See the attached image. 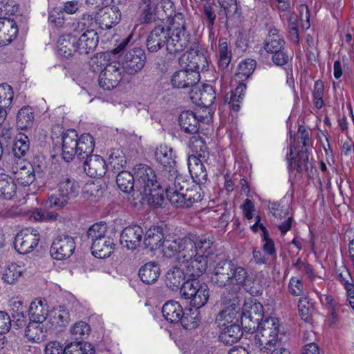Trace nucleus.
<instances>
[{"label": "nucleus", "mask_w": 354, "mask_h": 354, "mask_svg": "<svg viewBox=\"0 0 354 354\" xmlns=\"http://www.w3.org/2000/svg\"><path fill=\"white\" fill-rule=\"evenodd\" d=\"M154 157L157 163L162 167V176L167 178L164 185L167 187L168 195L170 200L174 203H182L180 198L183 196L189 199L197 198L196 189L198 185H192V182L186 176L179 174L176 169V156L171 147L167 145H160L154 152Z\"/></svg>", "instance_id": "obj_1"}, {"label": "nucleus", "mask_w": 354, "mask_h": 354, "mask_svg": "<svg viewBox=\"0 0 354 354\" xmlns=\"http://www.w3.org/2000/svg\"><path fill=\"white\" fill-rule=\"evenodd\" d=\"M214 236L209 233L195 235L189 234L183 239L165 243V253L169 256H175L179 253L181 257L191 258L196 254L209 255L212 252Z\"/></svg>", "instance_id": "obj_2"}, {"label": "nucleus", "mask_w": 354, "mask_h": 354, "mask_svg": "<svg viewBox=\"0 0 354 354\" xmlns=\"http://www.w3.org/2000/svg\"><path fill=\"white\" fill-rule=\"evenodd\" d=\"M248 276V272L245 268L238 266L232 260L225 259L216 263L210 279L214 285L224 288L243 286Z\"/></svg>", "instance_id": "obj_3"}, {"label": "nucleus", "mask_w": 354, "mask_h": 354, "mask_svg": "<svg viewBox=\"0 0 354 354\" xmlns=\"http://www.w3.org/2000/svg\"><path fill=\"white\" fill-rule=\"evenodd\" d=\"M284 334L279 332L277 319L268 317L260 324L254 337L255 344L261 351L270 350V347L282 344Z\"/></svg>", "instance_id": "obj_4"}, {"label": "nucleus", "mask_w": 354, "mask_h": 354, "mask_svg": "<svg viewBox=\"0 0 354 354\" xmlns=\"http://www.w3.org/2000/svg\"><path fill=\"white\" fill-rule=\"evenodd\" d=\"M165 180H167V178L162 176L160 181V186H158V187L151 186L147 188L146 192H139L140 195L142 196V198L146 200L149 204L155 207L161 206L164 201V192H165L167 198L173 205L176 207L182 208L190 207L194 203L201 201V189L200 186L198 185V189H196V192L197 196H198L197 198L194 196V199L193 200L192 198L189 199L187 196H183V198H180V201H182V203H179L178 204L174 203L170 200V197L168 195L167 187L164 185Z\"/></svg>", "instance_id": "obj_5"}, {"label": "nucleus", "mask_w": 354, "mask_h": 354, "mask_svg": "<svg viewBox=\"0 0 354 354\" xmlns=\"http://www.w3.org/2000/svg\"><path fill=\"white\" fill-rule=\"evenodd\" d=\"M264 49L272 54V60L277 66H283L289 60V55L286 48V41L276 28H271L264 41Z\"/></svg>", "instance_id": "obj_6"}, {"label": "nucleus", "mask_w": 354, "mask_h": 354, "mask_svg": "<svg viewBox=\"0 0 354 354\" xmlns=\"http://www.w3.org/2000/svg\"><path fill=\"white\" fill-rule=\"evenodd\" d=\"M180 294L183 298L190 299L191 305L196 308L206 304L209 296L208 286L195 279L187 280L183 283Z\"/></svg>", "instance_id": "obj_7"}, {"label": "nucleus", "mask_w": 354, "mask_h": 354, "mask_svg": "<svg viewBox=\"0 0 354 354\" xmlns=\"http://www.w3.org/2000/svg\"><path fill=\"white\" fill-rule=\"evenodd\" d=\"M12 156H5V167L13 175V179L21 186H29L35 180V171L33 166L25 160L15 161Z\"/></svg>", "instance_id": "obj_8"}, {"label": "nucleus", "mask_w": 354, "mask_h": 354, "mask_svg": "<svg viewBox=\"0 0 354 354\" xmlns=\"http://www.w3.org/2000/svg\"><path fill=\"white\" fill-rule=\"evenodd\" d=\"M146 59L145 52L142 48H133L127 50L118 62L121 64V68L124 73L135 75L143 68Z\"/></svg>", "instance_id": "obj_9"}, {"label": "nucleus", "mask_w": 354, "mask_h": 354, "mask_svg": "<svg viewBox=\"0 0 354 354\" xmlns=\"http://www.w3.org/2000/svg\"><path fill=\"white\" fill-rule=\"evenodd\" d=\"M178 255L179 260L182 259L181 266L187 277V280L198 279L203 275L207 268V255L197 254L191 258L181 257L179 253Z\"/></svg>", "instance_id": "obj_10"}, {"label": "nucleus", "mask_w": 354, "mask_h": 354, "mask_svg": "<svg viewBox=\"0 0 354 354\" xmlns=\"http://www.w3.org/2000/svg\"><path fill=\"white\" fill-rule=\"evenodd\" d=\"M134 177L136 180V191L146 192L147 188L160 186L161 180H158L155 171L145 164L136 165L134 168Z\"/></svg>", "instance_id": "obj_11"}, {"label": "nucleus", "mask_w": 354, "mask_h": 354, "mask_svg": "<svg viewBox=\"0 0 354 354\" xmlns=\"http://www.w3.org/2000/svg\"><path fill=\"white\" fill-rule=\"evenodd\" d=\"M124 73L118 62L109 63L99 75L100 86L107 91L115 88L122 80Z\"/></svg>", "instance_id": "obj_12"}, {"label": "nucleus", "mask_w": 354, "mask_h": 354, "mask_svg": "<svg viewBox=\"0 0 354 354\" xmlns=\"http://www.w3.org/2000/svg\"><path fill=\"white\" fill-rule=\"evenodd\" d=\"M39 240L40 236L37 230L26 229L16 235L14 247L19 253L28 254L38 245Z\"/></svg>", "instance_id": "obj_13"}, {"label": "nucleus", "mask_w": 354, "mask_h": 354, "mask_svg": "<svg viewBox=\"0 0 354 354\" xmlns=\"http://www.w3.org/2000/svg\"><path fill=\"white\" fill-rule=\"evenodd\" d=\"M74 239L68 234L57 236L50 247V254L53 259L63 260L69 258L75 250Z\"/></svg>", "instance_id": "obj_14"}, {"label": "nucleus", "mask_w": 354, "mask_h": 354, "mask_svg": "<svg viewBox=\"0 0 354 354\" xmlns=\"http://www.w3.org/2000/svg\"><path fill=\"white\" fill-rule=\"evenodd\" d=\"M206 53L207 51L201 46H194L191 47L185 55L186 56L187 69L197 71L199 74L200 71H207L209 61Z\"/></svg>", "instance_id": "obj_15"}, {"label": "nucleus", "mask_w": 354, "mask_h": 354, "mask_svg": "<svg viewBox=\"0 0 354 354\" xmlns=\"http://www.w3.org/2000/svg\"><path fill=\"white\" fill-rule=\"evenodd\" d=\"M190 39L191 35L188 31H169L166 44L167 53L174 56L183 53L189 45Z\"/></svg>", "instance_id": "obj_16"}, {"label": "nucleus", "mask_w": 354, "mask_h": 354, "mask_svg": "<svg viewBox=\"0 0 354 354\" xmlns=\"http://www.w3.org/2000/svg\"><path fill=\"white\" fill-rule=\"evenodd\" d=\"M169 30L165 26H156L148 34L145 45L149 53H156L163 47H166Z\"/></svg>", "instance_id": "obj_17"}, {"label": "nucleus", "mask_w": 354, "mask_h": 354, "mask_svg": "<svg viewBox=\"0 0 354 354\" xmlns=\"http://www.w3.org/2000/svg\"><path fill=\"white\" fill-rule=\"evenodd\" d=\"M189 97L193 103L199 106L209 107L216 99V93L210 84H196L189 91Z\"/></svg>", "instance_id": "obj_18"}, {"label": "nucleus", "mask_w": 354, "mask_h": 354, "mask_svg": "<svg viewBox=\"0 0 354 354\" xmlns=\"http://www.w3.org/2000/svg\"><path fill=\"white\" fill-rule=\"evenodd\" d=\"M294 142L295 138H293V143L290 145V153L287 155L288 169L290 171L296 170L297 173H302L304 171L308 172L310 169H313V166L308 160L307 149H302L299 151L294 160L292 157L294 150H295Z\"/></svg>", "instance_id": "obj_19"}, {"label": "nucleus", "mask_w": 354, "mask_h": 354, "mask_svg": "<svg viewBox=\"0 0 354 354\" xmlns=\"http://www.w3.org/2000/svg\"><path fill=\"white\" fill-rule=\"evenodd\" d=\"M162 227L160 226H153L147 231L144 239V244L146 248H149L151 250H155L160 247H162L164 255L167 257H172L173 256H169L165 253V245L166 242L176 241L178 238L174 239L172 237L171 239H165L162 241Z\"/></svg>", "instance_id": "obj_20"}, {"label": "nucleus", "mask_w": 354, "mask_h": 354, "mask_svg": "<svg viewBox=\"0 0 354 354\" xmlns=\"http://www.w3.org/2000/svg\"><path fill=\"white\" fill-rule=\"evenodd\" d=\"M143 234L142 228L138 225L127 226L120 234V243L128 250H135L140 245Z\"/></svg>", "instance_id": "obj_21"}, {"label": "nucleus", "mask_w": 354, "mask_h": 354, "mask_svg": "<svg viewBox=\"0 0 354 354\" xmlns=\"http://www.w3.org/2000/svg\"><path fill=\"white\" fill-rule=\"evenodd\" d=\"M200 74L197 71L185 69L180 70L174 73L171 78V84L174 87L185 88H194L200 81Z\"/></svg>", "instance_id": "obj_22"}, {"label": "nucleus", "mask_w": 354, "mask_h": 354, "mask_svg": "<svg viewBox=\"0 0 354 354\" xmlns=\"http://www.w3.org/2000/svg\"><path fill=\"white\" fill-rule=\"evenodd\" d=\"M62 156L66 161L72 160L77 153L78 136L75 130L68 129L62 137Z\"/></svg>", "instance_id": "obj_23"}, {"label": "nucleus", "mask_w": 354, "mask_h": 354, "mask_svg": "<svg viewBox=\"0 0 354 354\" xmlns=\"http://www.w3.org/2000/svg\"><path fill=\"white\" fill-rule=\"evenodd\" d=\"M138 6V21L140 24H150L159 19L157 3L151 0H140Z\"/></svg>", "instance_id": "obj_24"}, {"label": "nucleus", "mask_w": 354, "mask_h": 354, "mask_svg": "<svg viewBox=\"0 0 354 354\" xmlns=\"http://www.w3.org/2000/svg\"><path fill=\"white\" fill-rule=\"evenodd\" d=\"M106 167L105 160L99 155L93 154L84 159V171L92 178L102 177L106 174Z\"/></svg>", "instance_id": "obj_25"}, {"label": "nucleus", "mask_w": 354, "mask_h": 354, "mask_svg": "<svg viewBox=\"0 0 354 354\" xmlns=\"http://www.w3.org/2000/svg\"><path fill=\"white\" fill-rule=\"evenodd\" d=\"M18 30L15 19L0 18V46L10 44L17 37Z\"/></svg>", "instance_id": "obj_26"}, {"label": "nucleus", "mask_w": 354, "mask_h": 354, "mask_svg": "<svg viewBox=\"0 0 354 354\" xmlns=\"http://www.w3.org/2000/svg\"><path fill=\"white\" fill-rule=\"evenodd\" d=\"M99 37L93 29H87L77 39V46L80 54H88L94 51L97 46Z\"/></svg>", "instance_id": "obj_27"}, {"label": "nucleus", "mask_w": 354, "mask_h": 354, "mask_svg": "<svg viewBox=\"0 0 354 354\" xmlns=\"http://www.w3.org/2000/svg\"><path fill=\"white\" fill-rule=\"evenodd\" d=\"M187 165L189 171L194 182L202 184L207 181V173L201 158H198L196 155H191L188 157Z\"/></svg>", "instance_id": "obj_28"}, {"label": "nucleus", "mask_w": 354, "mask_h": 354, "mask_svg": "<svg viewBox=\"0 0 354 354\" xmlns=\"http://www.w3.org/2000/svg\"><path fill=\"white\" fill-rule=\"evenodd\" d=\"M180 129L187 133L196 134L200 129V122L196 113L192 111H184L178 116Z\"/></svg>", "instance_id": "obj_29"}, {"label": "nucleus", "mask_w": 354, "mask_h": 354, "mask_svg": "<svg viewBox=\"0 0 354 354\" xmlns=\"http://www.w3.org/2000/svg\"><path fill=\"white\" fill-rule=\"evenodd\" d=\"M58 192L68 200L76 198L80 192L78 183L68 175L60 178L58 183Z\"/></svg>", "instance_id": "obj_30"}, {"label": "nucleus", "mask_w": 354, "mask_h": 354, "mask_svg": "<svg viewBox=\"0 0 354 354\" xmlns=\"http://www.w3.org/2000/svg\"><path fill=\"white\" fill-rule=\"evenodd\" d=\"M91 244L92 254L97 258L104 259L110 257L115 247L113 239L109 236L102 237V239Z\"/></svg>", "instance_id": "obj_31"}, {"label": "nucleus", "mask_w": 354, "mask_h": 354, "mask_svg": "<svg viewBox=\"0 0 354 354\" xmlns=\"http://www.w3.org/2000/svg\"><path fill=\"white\" fill-rule=\"evenodd\" d=\"M221 332L218 339L225 345H232L236 343L241 338L243 334V329L236 322L225 328H220Z\"/></svg>", "instance_id": "obj_32"}, {"label": "nucleus", "mask_w": 354, "mask_h": 354, "mask_svg": "<svg viewBox=\"0 0 354 354\" xmlns=\"http://www.w3.org/2000/svg\"><path fill=\"white\" fill-rule=\"evenodd\" d=\"M77 38L71 35H62L57 40V50L59 54L68 58L73 55L75 52H78L77 46Z\"/></svg>", "instance_id": "obj_33"}, {"label": "nucleus", "mask_w": 354, "mask_h": 354, "mask_svg": "<svg viewBox=\"0 0 354 354\" xmlns=\"http://www.w3.org/2000/svg\"><path fill=\"white\" fill-rule=\"evenodd\" d=\"M48 309L46 301L36 299L31 302L29 309V319L31 322L42 324L47 317Z\"/></svg>", "instance_id": "obj_34"}, {"label": "nucleus", "mask_w": 354, "mask_h": 354, "mask_svg": "<svg viewBox=\"0 0 354 354\" xmlns=\"http://www.w3.org/2000/svg\"><path fill=\"white\" fill-rule=\"evenodd\" d=\"M165 318L171 323H178L181 321L184 310L177 301L170 300L167 301L162 308Z\"/></svg>", "instance_id": "obj_35"}, {"label": "nucleus", "mask_w": 354, "mask_h": 354, "mask_svg": "<svg viewBox=\"0 0 354 354\" xmlns=\"http://www.w3.org/2000/svg\"><path fill=\"white\" fill-rule=\"evenodd\" d=\"M139 277L146 284L154 283L160 276V267L154 261L145 263L139 270Z\"/></svg>", "instance_id": "obj_36"}, {"label": "nucleus", "mask_w": 354, "mask_h": 354, "mask_svg": "<svg viewBox=\"0 0 354 354\" xmlns=\"http://www.w3.org/2000/svg\"><path fill=\"white\" fill-rule=\"evenodd\" d=\"M186 276L183 269L173 267L167 271L165 275V284L171 290L176 291L179 288H181L182 282Z\"/></svg>", "instance_id": "obj_37"}, {"label": "nucleus", "mask_w": 354, "mask_h": 354, "mask_svg": "<svg viewBox=\"0 0 354 354\" xmlns=\"http://www.w3.org/2000/svg\"><path fill=\"white\" fill-rule=\"evenodd\" d=\"M95 147V141L92 136L88 133L82 134L78 138V147L75 156L80 160H84L92 154Z\"/></svg>", "instance_id": "obj_38"}, {"label": "nucleus", "mask_w": 354, "mask_h": 354, "mask_svg": "<svg viewBox=\"0 0 354 354\" xmlns=\"http://www.w3.org/2000/svg\"><path fill=\"white\" fill-rule=\"evenodd\" d=\"M30 148V141L28 138L24 134H19L16 136L12 146V154H7L15 157V161L18 160H24V158L28 152Z\"/></svg>", "instance_id": "obj_39"}, {"label": "nucleus", "mask_w": 354, "mask_h": 354, "mask_svg": "<svg viewBox=\"0 0 354 354\" xmlns=\"http://www.w3.org/2000/svg\"><path fill=\"white\" fill-rule=\"evenodd\" d=\"M13 91L12 87L7 84L0 85V119L4 120L7 115V109L13 100Z\"/></svg>", "instance_id": "obj_40"}, {"label": "nucleus", "mask_w": 354, "mask_h": 354, "mask_svg": "<svg viewBox=\"0 0 354 354\" xmlns=\"http://www.w3.org/2000/svg\"><path fill=\"white\" fill-rule=\"evenodd\" d=\"M102 8V13L100 17L102 18L101 23L104 25L106 28H111L113 26L118 24L121 19V12L118 6H112L111 7H104Z\"/></svg>", "instance_id": "obj_41"}, {"label": "nucleus", "mask_w": 354, "mask_h": 354, "mask_svg": "<svg viewBox=\"0 0 354 354\" xmlns=\"http://www.w3.org/2000/svg\"><path fill=\"white\" fill-rule=\"evenodd\" d=\"M16 184L12 178L6 174H0V198L10 200L15 195Z\"/></svg>", "instance_id": "obj_42"}, {"label": "nucleus", "mask_w": 354, "mask_h": 354, "mask_svg": "<svg viewBox=\"0 0 354 354\" xmlns=\"http://www.w3.org/2000/svg\"><path fill=\"white\" fill-rule=\"evenodd\" d=\"M240 314L234 308L227 307L222 310L216 316L215 322L219 328H225L236 322L238 324Z\"/></svg>", "instance_id": "obj_43"}, {"label": "nucleus", "mask_w": 354, "mask_h": 354, "mask_svg": "<svg viewBox=\"0 0 354 354\" xmlns=\"http://www.w3.org/2000/svg\"><path fill=\"white\" fill-rule=\"evenodd\" d=\"M116 183L118 188L124 193L130 194L136 191L134 174H131L129 171H122L119 172L116 178Z\"/></svg>", "instance_id": "obj_44"}, {"label": "nucleus", "mask_w": 354, "mask_h": 354, "mask_svg": "<svg viewBox=\"0 0 354 354\" xmlns=\"http://www.w3.org/2000/svg\"><path fill=\"white\" fill-rule=\"evenodd\" d=\"M286 15V30L288 32V37L292 42L298 44L299 43V35L298 28L297 15L295 12H289L288 14L280 13L281 19L283 21Z\"/></svg>", "instance_id": "obj_45"}, {"label": "nucleus", "mask_w": 354, "mask_h": 354, "mask_svg": "<svg viewBox=\"0 0 354 354\" xmlns=\"http://www.w3.org/2000/svg\"><path fill=\"white\" fill-rule=\"evenodd\" d=\"M34 113L30 106L22 107L17 113L16 124L19 129H26L30 127L34 121Z\"/></svg>", "instance_id": "obj_46"}, {"label": "nucleus", "mask_w": 354, "mask_h": 354, "mask_svg": "<svg viewBox=\"0 0 354 354\" xmlns=\"http://www.w3.org/2000/svg\"><path fill=\"white\" fill-rule=\"evenodd\" d=\"M232 60V52L229 50L228 43L225 39H220L218 41V67L225 69L228 67Z\"/></svg>", "instance_id": "obj_47"}, {"label": "nucleus", "mask_w": 354, "mask_h": 354, "mask_svg": "<svg viewBox=\"0 0 354 354\" xmlns=\"http://www.w3.org/2000/svg\"><path fill=\"white\" fill-rule=\"evenodd\" d=\"M24 268L17 263L9 264L2 276L4 282L8 284L15 283L22 276Z\"/></svg>", "instance_id": "obj_48"}, {"label": "nucleus", "mask_w": 354, "mask_h": 354, "mask_svg": "<svg viewBox=\"0 0 354 354\" xmlns=\"http://www.w3.org/2000/svg\"><path fill=\"white\" fill-rule=\"evenodd\" d=\"M189 148L197 155L196 157L206 160L208 157V151L205 140L198 135L194 136L189 140Z\"/></svg>", "instance_id": "obj_49"}, {"label": "nucleus", "mask_w": 354, "mask_h": 354, "mask_svg": "<svg viewBox=\"0 0 354 354\" xmlns=\"http://www.w3.org/2000/svg\"><path fill=\"white\" fill-rule=\"evenodd\" d=\"M90 332V326L83 321H80L71 328V338L77 342L82 343V342L88 336Z\"/></svg>", "instance_id": "obj_50"}, {"label": "nucleus", "mask_w": 354, "mask_h": 354, "mask_svg": "<svg viewBox=\"0 0 354 354\" xmlns=\"http://www.w3.org/2000/svg\"><path fill=\"white\" fill-rule=\"evenodd\" d=\"M257 62L253 59H245L239 65L238 71L235 75L237 80H247L254 73Z\"/></svg>", "instance_id": "obj_51"}, {"label": "nucleus", "mask_w": 354, "mask_h": 354, "mask_svg": "<svg viewBox=\"0 0 354 354\" xmlns=\"http://www.w3.org/2000/svg\"><path fill=\"white\" fill-rule=\"evenodd\" d=\"M198 309L196 308L194 309L189 308L184 311V315L180 321L184 328L191 330L198 326L200 321Z\"/></svg>", "instance_id": "obj_52"}, {"label": "nucleus", "mask_w": 354, "mask_h": 354, "mask_svg": "<svg viewBox=\"0 0 354 354\" xmlns=\"http://www.w3.org/2000/svg\"><path fill=\"white\" fill-rule=\"evenodd\" d=\"M106 231L107 226L105 223H96L92 225L87 231L86 235L88 242L93 244L99 239H102V237H106Z\"/></svg>", "instance_id": "obj_53"}, {"label": "nucleus", "mask_w": 354, "mask_h": 354, "mask_svg": "<svg viewBox=\"0 0 354 354\" xmlns=\"http://www.w3.org/2000/svg\"><path fill=\"white\" fill-rule=\"evenodd\" d=\"M64 354H95V348L88 342L71 343L64 348Z\"/></svg>", "instance_id": "obj_54"}, {"label": "nucleus", "mask_w": 354, "mask_h": 354, "mask_svg": "<svg viewBox=\"0 0 354 354\" xmlns=\"http://www.w3.org/2000/svg\"><path fill=\"white\" fill-rule=\"evenodd\" d=\"M243 314L250 316L254 321L263 322V307L260 303L245 304L243 308Z\"/></svg>", "instance_id": "obj_55"}, {"label": "nucleus", "mask_w": 354, "mask_h": 354, "mask_svg": "<svg viewBox=\"0 0 354 354\" xmlns=\"http://www.w3.org/2000/svg\"><path fill=\"white\" fill-rule=\"evenodd\" d=\"M218 8L216 2L206 1L203 5V13L207 27L210 29L213 28L216 18V11Z\"/></svg>", "instance_id": "obj_56"}, {"label": "nucleus", "mask_w": 354, "mask_h": 354, "mask_svg": "<svg viewBox=\"0 0 354 354\" xmlns=\"http://www.w3.org/2000/svg\"><path fill=\"white\" fill-rule=\"evenodd\" d=\"M109 165L114 169L123 168L126 165L124 154L119 149L111 151L109 155Z\"/></svg>", "instance_id": "obj_57"}, {"label": "nucleus", "mask_w": 354, "mask_h": 354, "mask_svg": "<svg viewBox=\"0 0 354 354\" xmlns=\"http://www.w3.org/2000/svg\"><path fill=\"white\" fill-rule=\"evenodd\" d=\"M298 310L303 320L309 322L312 319V315L314 310L313 304L308 301L307 298H300L298 302Z\"/></svg>", "instance_id": "obj_58"}, {"label": "nucleus", "mask_w": 354, "mask_h": 354, "mask_svg": "<svg viewBox=\"0 0 354 354\" xmlns=\"http://www.w3.org/2000/svg\"><path fill=\"white\" fill-rule=\"evenodd\" d=\"M260 229L262 231V240L263 242V250L264 252L270 256H276V248L273 240L269 237L268 232L266 227L260 225Z\"/></svg>", "instance_id": "obj_59"}, {"label": "nucleus", "mask_w": 354, "mask_h": 354, "mask_svg": "<svg viewBox=\"0 0 354 354\" xmlns=\"http://www.w3.org/2000/svg\"><path fill=\"white\" fill-rule=\"evenodd\" d=\"M90 68L94 73H98L103 71L106 64V55L104 53H97L91 57L88 62Z\"/></svg>", "instance_id": "obj_60"}, {"label": "nucleus", "mask_w": 354, "mask_h": 354, "mask_svg": "<svg viewBox=\"0 0 354 354\" xmlns=\"http://www.w3.org/2000/svg\"><path fill=\"white\" fill-rule=\"evenodd\" d=\"M170 21V26L167 27L169 30V31L174 32L176 30H180L181 31H187L186 30V22L184 17V15L181 12L175 13L171 17Z\"/></svg>", "instance_id": "obj_61"}, {"label": "nucleus", "mask_w": 354, "mask_h": 354, "mask_svg": "<svg viewBox=\"0 0 354 354\" xmlns=\"http://www.w3.org/2000/svg\"><path fill=\"white\" fill-rule=\"evenodd\" d=\"M242 328L248 333H254L257 330L261 322L254 321L252 317L241 313L239 317Z\"/></svg>", "instance_id": "obj_62"}, {"label": "nucleus", "mask_w": 354, "mask_h": 354, "mask_svg": "<svg viewBox=\"0 0 354 354\" xmlns=\"http://www.w3.org/2000/svg\"><path fill=\"white\" fill-rule=\"evenodd\" d=\"M84 194L85 196L96 200L102 196L103 189L98 184L91 182L86 183L85 185L84 188Z\"/></svg>", "instance_id": "obj_63"}, {"label": "nucleus", "mask_w": 354, "mask_h": 354, "mask_svg": "<svg viewBox=\"0 0 354 354\" xmlns=\"http://www.w3.org/2000/svg\"><path fill=\"white\" fill-rule=\"evenodd\" d=\"M41 323L30 321L25 329V335L30 340L35 341L39 339V333H41Z\"/></svg>", "instance_id": "obj_64"}]
</instances>
